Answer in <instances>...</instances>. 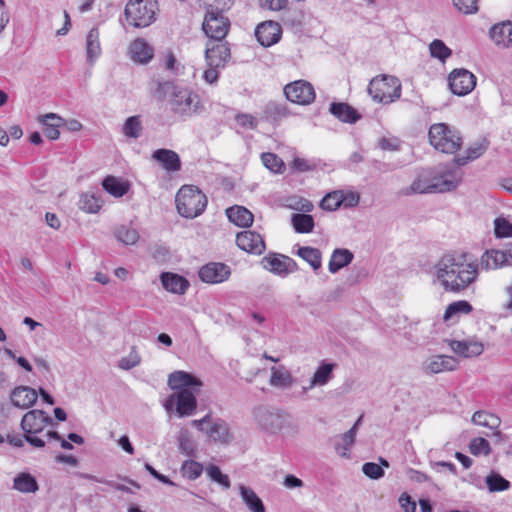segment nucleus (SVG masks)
Returning a JSON list of instances; mask_svg holds the SVG:
<instances>
[{
	"label": "nucleus",
	"mask_w": 512,
	"mask_h": 512,
	"mask_svg": "<svg viewBox=\"0 0 512 512\" xmlns=\"http://www.w3.org/2000/svg\"><path fill=\"white\" fill-rule=\"evenodd\" d=\"M228 219L239 227H249L253 223V214L243 206H233L226 210Z\"/></svg>",
	"instance_id": "72a5a7b5"
},
{
	"label": "nucleus",
	"mask_w": 512,
	"mask_h": 512,
	"mask_svg": "<svg viewBox=\"0 0 512 512\" xmlns=\"http://www.w3.org/2000/svg\"><path fill=\"white\" fill-rule=\"evenodd\" d=\"M267 113L275 120L285 118L289 114L287 107L278 103H270L267 107Z\"/></svg>",
	"instance_id": "0e129e2a"
},
{
	"label": "nucleus",
	"mask_w": 512,
	"mask_h": 512,
	"mask_svg": "<svg viewBox=\"0 0 512 512\" xmlns=\"http://www.w3.org/2000/svg\"><path fill=\"white\" fill-rule=\"evenodd\" d=\"M129 54L134 62L146 64L153 58L154 50L144 39L137 38L130 44Z\"/></svg>",
	"instance_id": "393cba45"
},
{
	"label": "nucleus",
	"mask_w": 512,
	"mask_h": 512,
	"mask_svg": "<svg viewBox=\"0 0 512 512\" xmlns=\"http://www.w3.org/2000/svg\"><path fill=\"white\" fill-rule=\"evenodd\" d=\"M160 279L163 288L171 293L184 294L189 287V282L178 274L164 272Z\"/></svg>",
	"instance_id": "cd10ccee"
},
{
	"label": "nucleus",
	"mask_w": 512,
	"mask_h": 512,
	"mask_svg": "<svg viewBox=\"0 0 512 512\" xmlns=\"http://www.w3.org/2000/svg\"><path fill=\"white\" fill-rule=\"evenodd\" d=\"M37 398V391L29 386H18L10 393V401L13 406L21 409H28L33 406Z\"/></svg>",
	"instance_id": "412c9836"
},
{
	"label": "nucleus",
	"mask_w": 512,
	"mask_h": 512,
	"mask_svg": "<svg viewBox=\"0 0 512 512\" xmlns=\"http://www.w3.org/2000/svg\"><path fill=\"white\" fill-rule=\"evenodd\" d=\"M494 232L497 238L512 237V223L505 218H496Z\"/></svg>",
	"instance_id": "13d9d810"
},
{
	"label": "nucleus",
	"mask_w": 512,
	"mask_h": 512,
	"mask_svg": "<svg viewBox=\"0 0 512 512\" xmlns=\"http://www.w3.org/2000/svg\"><path fill=\"white\" fill-rule=\"evenodd\" d=\"M165 91L171 111L178 117L187 119L203 111L200 97L191 89L166 83Z\"/></svg>",
	"instance_id": "7ed1b4c3"
},
{
	"label": "nucleus",
	"mask_w": 512,
	"mask_h": 512,
	"mask_svg": "<svg viewBox=\"0 0 512 512\" xmlns=\"http://www.w3.org/2000/svg\"><path fill=\"white\" fill-rule=\"evenodd\" d=\"M269 385L278 390L291 389L295 384V378L291 372L284 366H272L270 368Z\"/></svg>",
	"instance_id": "aec40b11"
},
{
	"label": "nucleus",
	"mask_w": 512,
	"mask_h": 512,
	"mask_svg": "<svg viewBox=\"0 0 512 512\" xmlns=\"http://www.w3.org/2000/svg\"><path fill=\"white\" fill-rule=\"evenodd\" d=\"M336 368L335 363L321 362L314 372L313 376L309 380L307 387H303V391L306 392L318 386H325L333 378V371Z\"/></svg>",
	"instance_id": "b1692460"
},
{
	"label": "nucleus",
	"mask_w": 512,
	"mask_h": 512,
	"mask_svg": "<svg viewBox=\"0 0 512 512\" xmlns=\"http://www.w3.org/2000/svg\"><path fill=\"white\" fill-rule=\"evenodd\" d=\"M231 275V269L224 263L211 262L199 270L200 279L208 284H218L226 281Z\"/></svg>",
	"instance_id": "dca6fc26"
},
{
	"label": "nucleus",
	"mask_w": 512,
	"mask_h": 512,
	"mask_svg": "<svg viewBox=\"0 0 512 512\" xmlns=\"http://www.w3.org/2000/svg\"><path fill=\"white\" fill-rule=\"evenodd\" d=\"M293 228L298 233H310L314 229V219L306 213H295L291 216Z\"/></svg>",
	"instance_id": "a19ab883"
},
{
	"label": "nucleus",
	"mask_w": 512,
	"mask_h": 512,
	"mask_svg": "<svg viewBox=\"0 0 512 512\" xmlns=\"http://www.w3.org/2000/svg\"><path fill=\"white\" fill-rule=\"evenodd\" d=\"M235 119H236V122L238 123V125H240L241 127L245 128V129H255L256 128L257 122H256L255 118L250 114H237Z\"/></svg>",
	"instance_id": "338daca9"
},
{
	"label": "nucleus",
	"mask_w": 512,
	"mask_h": 512,
	"mask_svg": "<svg viewBox=\"0 0 512 512\" xmlns=\"http://www.w3.org/2000/svg\"><path fill=\"white\" fill-rule=\"evenodd\" d=\"M253 421L257 427L268 433L281 431L289 421V414L271 406L260 405L253 409Z\"/></svg>",
	"instance_id": "6e6552de"
},
{
	"label": "nucleus",
	"mask_w": 512,
	"mask_h": 512,
	"mask_svg": "<svg viewBox=\"0 0 512 512\" xmlns=\"http://www.w3.org/2000/svg\"><path fill=\"white\" fill-rule=\"evenodd\" d=\"M459 362L456 358L449 355H434L429 357L423 364V370L426 373L438 374L442 372L454 371L458 368Z\"/></svg>",
	"instance_id": "a211bd4d"
},
{
	"label": "nucleus",
	"mask_w": 512,
	"mask_h": 512,
	"mask_svg": "<svg viewBox=\"0 0 512 512\" xmlns=\"http://www.w3.org/2000/svg\"><path fill=\"white\" fill-rule=\"evenodd\" d=\"M428 139L430 145L437 151L454 154L463 144L460 132L446 123H435L429 128Z\"/></svg>",
	"instance_id": "20e7f679"
},
{
	"label": "nucleus",
	"mask_w": 512,
	"mask_h": 512,
	"mask_svg": "<svg viewBox=\"0 0 512 512\" xmlns=\"http://www.w3.org/2000/svg\"><path fill=\"white\" fill-rule=\"evenodd\" d=\"M507 252L502 250H487L480 258V266L485 270H495L508 266Z\"/></svg>",
	"instance_id": "a878e982"
},
{
	"label": "nucleus",
	"mask_w": 512,
	"mask_h": 512,
	"mask_svg": "<svg viewBox=\"0 0 512 512\" xmlns=\"http://www.w3.org/2000/svg\"><path fill=\"white\" fill-rule=\"evenodd\" d=\"M102 207V201L91 193H83L80 196L79 208L86 213H97Z\"/></svg>",
	"instance_id": "49530a36"
},
{
	"label": "nucleus",
	"mask_w": 512,
	"mask_h": 512,
	"mask_svg": "<svg viewBox=\"0 0 512 512\" xmlns=\"http://www.w3.org/2000/svg\"><path fill=\"white\" fill-rule=\"evenodd\" d=\"M208 478L219 484L223 489L228 490L231 486L229 476L222 473L220 468L216 465H208L205 469Z\"/></svg>",
	"instance_id": "8fccbe9b"
},
{
	"label": "nucleus",
	"mask_w": 512,
	"mask_h": 512,
	"mask_svg": "<svg viewBox=\"0 0 512 512\" xmlns=\"http://www.w3.org/2000/svg\"><path fill=\"white\" fill-rule=\"evenodd\" d=\"M238 489L243 502L251 512L266 511L262 500L258 497V495L254 492L253 489L243 484H240Z\"/></svg>",
	"instance_id": "f704fd0d"
},
{
	"label": "nucleus",
	"mask_w": 512,
	"mask_h": 512,
	"mask_svg": "<svg viewBox=\"0 0 512 512\" xmlns=\"http://www.w3.org/2000/svg\"><path fill=\"white\" fill-rule=\"evenodd\" d=\"M297 255L309 263L314 270H318L321 267V252L319 249L308 246L300 247L297 250Z\"/></svg>",
	"instance_id": "c03bdc74"
},
{
	"label": "nucleus",
	"mask_w": 512,
	"mask_h": 512,
	"mask_svg": "<svg viewBox=\"0 0 512 512\" xmlns=\"http://www.w3.org/2000/svg\"><path fill=\"white\" fill-rule=\"evenodd\" d=\"M202 29L211 40L221 41L230 29V21L223 12H206Z\"/></svg>",
	"instance_id": "9b49d317"
},
{
	"label": "nucleus",
	"mask_w": 512,
	"mask_h": 512,
	"mask_svg": "<svg viewBox=\"0 0 512 512\" xmlns=\"http://www.w3.org/2000/svg\"><path fill=\"white\" fill-rule=\"evenodd\" d=\"M329 111L343 122L353 123L359 118L356 111L346 103H332Z\"/></svg>",
	"instance_id": "58836bf2"
},
{
	"label": "nucleus",
	"mask_w": 512,
	"mask_h": 512,
	"mask_svg": "<svg viewBox=\"0 0 512 512\" xmlns=\"http://www.w3.org/2000/svg\"><path fill=\"white\" fill-rule=\"evenodd\" d=\"M178 447L181 453L186 456H194L196 445L187 429H181L178 435Z\"/></svg>",
	"instance_id": "09e8293b"
},
{
	"label": "nucleus",
	"mask_w": 512,
	"mask_h": 512,
	"mask_svg": "<svg viewBox=\"0 0 512 512\" xmlns=\"http://www.w3.org/2000/svg\"><path fill=\"white\" fill-rule=\"evenodd\" d=\"M453 5L459 12L466 15L478 12V0H453Z\"/></svg>",
	"instance_id": "052dcab7"
},
{
	"label": "nucleus",
	"mask_w": 512,
	"mask_h": 512,
	"mask_svg": "<svg viewBox=\"0 0 512 512\" xmlns=\"http://www.w3.org/2000/svg\"><path fill=\"white\" fill-rule=\"evenodd\" d=\"M181 472L183 476L187 477L190 480H194L202 474L203 466L198 462L188 460L182 464Z\"/></svg>",
	"instance_id": "6e6d98bb"
},
{
	"label": "nucleus",
	"mask_w": 512,
	"mask_h": 512,
	"mask_svg": "<svg viewBox=\"0 0 512 512\" xmlns=\"http://www.w3.org/2000/svg\"><path fill=\"white\" fill-rule=\"evenodd\" d=\"M401 83L398 78L390 75L374 77L368 86V93L376 102L389 104L401 96Z\"/></svg>",
	"instance_id": "0eeeda50"
},
{
	"label": "nucleus",
	"mask_w": 512,
	"mask_h": 512,
	"mask_svg": "<svg viewBox=\"0 0 512 512\" xmlns=\"http://www.w3.org/2000/svg\"><path fill=\"white\" fill-rule=\"evenodd\" d=\"M255 36L262 46L269 47L280 40L281 27L272 20L265 21L257 26Z\"/></svg>",
	"instance_id": "6ab92c4d"
},
{
	"label": "nucleus",
	"mask_w": 512,
	"mask_h": 512,
	"mask_svg": "<svg viewBox=\"0 0 512 512\" xmlns=\"http://www.w3.org/2000/svg\"><path fill=\"white\" fill-rule=\"evenodd\" d=\"M39 121L45 126L44 134L50 140L59 138V127L64 125V119L55 113L42 115Z\"/></svg>",
	"instance_id": "7c9ffc66"
},
{
	"label": "nucleus",
	"mask_w": 512,
	"mask_h": 512,
	"mask_svg": "<svg viewBox=\"0 0 512 512\" xmlns=\"http://www.w3.org/2000/svg\"><path fill=\"white\" fill-rule=\"evenodd\" d=\"M142 122L139 116L128 117L122 127V132L126 137L139 138L142 134Z\"/></svg>",
	"instance_id": "de8ad7c7"
},
{
	"label": "nucleus",
	"mask_w": 512,
	"mask_h": 512,
	"mask_svg": "<svg viewBox=\"0 0 512 512\" xmlns=\"http://www.w3.org/2000/svg\"><path fill=\"white\" fill-rule=\"evenodd\" d=\"M176 207L178 213L185 218L199 216L207 206V198L193 185L182 186L176 194Z\"/></svg>",
	"instance_id": "39448f33"
},
{
	"label": "nucleus",
	"mask_w": 512,
	"mask_h": 512,
	"mask_svg": "<svg viewBox=\"0 0 512 512\" xmlns=\"http://www.w3.org/2000/svg\"><path fill=\"white\" fill-rule=\"evenodd\" d=\"M355 437L356 427H351L347 432L341 435L340 442L335 445V449L341 457H349V450L355 442Z\"/></svg>",
	"instance_id": "37998d69"
},
{
	"label": "nucleus",
	"mask_w": 512,
	"mask_h": 512,
	"mask_svg": "<svg viewBox=\"0 0 512 512\" xmlns=\"http://www.w3.org/2000/svg\"><path fill=\"white\" fill-rule=\"evenodd\" d=\"M152 158L162 164L167 171L175 172L181 167V161L178 154L169 149H158L152 154Z\"/></svg>",
	"instance_id": "c756f323"
},
{
	"label": "nucleus",
	"mask_w": 512,
	"mask_h": 512,
	"mask_svg": "<svg viewBox=\"0 0 512 512\" xmlns=\"http://www.w3.org/2000/svg\"><path fill=\"white\" fill-rule=\"evenodd\" d=\"M433 173L430 169L422 170L415 180L412 182L410 186V190L413 193L419 194H433L436 193L434 188H440L437 185H434L433 182Z\"/></svg>",
	"instance_id": "bb28decb"
},
{
	"label": "nucleus",
	"mask_w": 512,
	"mask_h": 512,
	"mask_svg": "<svg viewBox=\"0 0 512 512\" xmlns=\"http://www.w3.org/2000/svg\"><path fill=\"white\" fill-rule=\"evenodd\" d=\"M470 452L475 455H489L491 452V447L489 442L482 437H477L471 440L469 445Z\"/></svg>",
	"instance_id": "4d7b16f0"
},
{
	"label": "nucleus",
	"mask_w": 512,
	"mask_h": 512,
	"mask_svg": "<svg viewBox=\"0 0 512 512\" xmlns=\"http://www.w3.org/2000/svg\"><path fill=\"white\" fill-rule=\"evenodd\" d=\"M449 87L453 94L464 96L476 86V77L470 71L461 68L454 69L448 77Z\"/></svg>",
	"instance_id": "ddd939ff"
},
{
	"label": "nucleus",
	"mask_w": 512,
	"mask_h": 512,
	"mask_svg": "<svg viewBox=\"0 0 512 512\" xmlns=\"http://www.w3.org/2000/svg\"><path fill=\"white\" fill-rule=\"evenodd\" d=\"M354 258L353 253L345 248H337L333 251L329 264L328 269L330 273L335 274L340 269L346 267L349 265Z\"/></svg>",
	"instance_id": "2f4dec72"
},
{
	"label": "nucleus",
	"mask_w": 512,
	"mask_h": 512,
	"mask_svg": "<svg viewBox=\"0 0 512 512\" xmlns=\"http://www.w3.org/2000/svg\"><path fill=\"white\" fill-rule=\"evenodd\" d=\"M399 504L405 512H415L416 511V502L413 501L412 498L406 493H403L399 497Z\"/></svg>",
	"instance_id": "774afa93"
},
{
	"label": "nucleus",
	"mask_w": 512,
	"mask_h": 512,
	"mask_svg": "<svg viewBox=\"0 0 512 512\" xmlns=\"http://www.w3.org/2000/svg\"><path fill=\"white\" fill-rule=\"evenodd\" d=\"M264 166L274 173H282L284 171L283 161L273 153H263L261 156Z\"/></svg>",
	"instance_id": "864d4df0"
},
{
	"label": "nucleus",
	"mask_w": 512,
	"mask_h": 512,
	"mask_svg": "<svg viewBox=\"0 0 512 512\" xmlns=\"http://www.w3.org/2000/svg\"><path fill=\"white\" fill-rule=\"evenodd\" d=\"M262 267L274 274L286 276L294 270L295 262L284 255L269 253L261 259Z\"/></svg>",
	"instance_id": "2eb2a0df"
},
{
	"label": "nucleus",
	"mask_w": 512,
	"mask_h": 512,
	"mask_svg": "<svg viewBox=\"0 0 512 512\" xmlns=\"http://www.w3.org/2000/svg\"><path fill=\"white\" fill-rule=\"evenodd\" d=\"M51 423L52 418L43 410L34 409L24 414L20 425L25 433V440L36 448H42L45 446V440L34 435L41 433Z\"/></svg>",
	"instance_id": "1a4fd4ad"
},
{
	"label": "nucleus",
	"mask_w": 512,
	"mask_h": 512,
	"mask_svg": "<svg viewBox=\"0 0 512 512\" xmlns=\"http://www.w3.org/2000/svg\"><path fill=\"white\" fill-rule=\"evenodd\" d=\"M429 51L433 58L439 59L441 62H445L452 54L450 48H448L443 41L439 39L433 40L429 45Z\"/></svg>",
	"instance_id": "603ef678"
},
{
	"label": "nucleus",
	"mask_w": 512,
	"mask_h": 512,
	"mask_svg": "<svg viewBox=\"0 0 512 512\" xmlns=\"http://www.w3.org/2000/svg\"><path fill=\"white\" fill-rule=\"evenodd\" d=\"M479 264L462 252L443 254L432 268L433 282L445 292L461 293L478 278Z\"/></svg>",
	"instance_id": "f257e3e1"
},
{
	"label": "nucleus",
	"mask_w": 512,
	"mask_h": 512,
	"mask_svg": "<svg viewBox=\"0 0 512 512\" xmlns=\"http://www.w3.org/2000/svg\"><path fill=\"white\" fill-rule=\"evenodd\" d=\"M13 488L22 493H34L38 490V484L29 473H20L14 478Z\"/></svg>",
	"instance_id": "ea45409f"
},
{
	"label": "nucleus",
	"mask_w": 512,
	"mask_h": 512,
	"mask_svg": "<svg viewBox=\"0 0 512 512\" xmlns=\"http://www.w3.org/2000/svg\"><path fill=\"white\" fill-rule=\"evenodd\" d=\"M472 311V306L465 300H459L449 304L443 315L445 322L456 321L461 315L469 314Z\"/></svg>",
	"instance_id": "c9c22d12"
},
{
	"label": "nucleus",
	"mask_w": 512,
	"mask_h": 512,
	"mask_svg": "<svg viewBox=\"0 0 512 512\" xmlns=\"http://www.w3.org/2000/svg\"><path fill=\"white\" fill-rule=\"evenodd\" d=\"M484 152V148L482 146H478L475 148H469L467 150V156L466 157H456L454 159V162L457 164V166L460 168V166L465 165L469 160H474L480 157Z\"/></svg>",
	"instance_id": "e2e57ef3"
},
{
	"label": "nucleus",
	"mask_w": 512,
	"mask_h": 512,
	"mask_svg": "<svg viewBox=\"0 0 512 512\" xmlns=\"http://www.w3.org/2000/svg\"><path fill=\"white\" fill-rule=\"evenodd\" d=\"M236 244L241 250L255 255H261L266 249L263 237L251 230L238 233Z\"/></svg>",
	"instance_id": "f3484780"
},
{
	"label": "nucleus",
	"mask_w": 512,
	"mask_h": 512,
	"mask_svg": "<svg viewBox=\"0 0 512 512\" xmlns=\"http://www.w3.org/2000/svg\"><path fill=\"white\" fill-rule=\"evenodd\" d=\"M485 484L490 493L502 492L510 488V482L495 471H491L485 477Z\"/></svg>",
	"instance_id": "79ce46f5"
},
{
	"label": "nucleus",
	"mask_w": 512,
	"mask_h": 512,
	"mask_svg": "<svg viewBox=\"0 0 512 512\" xmlns=\"http://www.w3.org/2000/svg\"><path fill=\"white\" fill-rule=\"evenodd\" d=\"M451 350L464 358L477 357L484 351L483 344L477 341L447 340Z\"/></svg>",
	"instance_id": "5701e85b"
},
{
	"label": "nucleus",
	"mask_w": 512,
	"mask_h": 512,
	"mask_svg": "<svg viewBox=\"0 0 512 512\" xmlns=\"http://www.w3.org/2000/svg\"><path fill=\"white\" fill-rule=\"evenodd\" d=\"M209 439L215 442L226 443L229 440V431L226 423L221 420L214 421L208 424L206 429Z\"/></svg>",
	"instance_id": "e433bc0d"
},
{
	"label": "nucleus",
	"mask_w": 512,
	"mask_h": 512,
	"mask_svg": "<svg viewBox=\"0 0 512 512\" xmlns=\"http://www.w3.org/2000/svg\"><path fill=\"white\" fill-rule=\"evenodd\" d=\"M471 421L475 425L487 427L492 430H496L493 435L498 438L501 437V432L499 430H497L501 424V420L495 414H492V413H489L486 411H476L473 414Z\"/></svg>",
	"instance_id": "473e14b6"
},
{
	"label": "nucleus",
	"mask_w": 512,
	"mask_h": 512,
	"mask_svg": "<svg viewBox=\"0 0 512 512\" xmlns=\"http://www.w3.org/2000/svg\"><path fill=\"white\" fill-rule=\"evenodd\" d=\"M141 362V357L135 348H132L130 353L122 357L118 362V367L123 370H130L138 366Z\"/></svg>",
	"instance_id": "bf43d9fd"
},
{
	"label": "nucleus",
	"mask_w": 512,
	"mask_h": 512,
	"mask_svg": "<svg viewBox=\"0 0 512 512\" xmlns=\"http://www.w3.org/2000/svg\"><path fill=\"white\" fill-rule=\"evenodd\" d=\"M156 0H129L124 9L127 22L135 28H145L156 20Z\"/></svg>",
	"instance_id": "423d86ee"
},
{
	"label": "nucleus",
	"mask_w": 512,
	"mask_h": 512,
	"mask_svg": "<svg viewBox=\"0 0 512 512\" xmlns=\"http://www.w3.org/2000/svg\"><path fill=\"white\" fill-rule=\"evenodd\" d=\"M168 385L176 392L166 398L163 403L165 411L175 412L178 417L192 416L197 409L196 395L202 387V381L185 371H174L168 377Z\"/></svg>",
	"instance_id": "f03ea898"
},
{
	"label": "nucleus",
	"mask_w": 512,
	"mask_h": 512,
	"mask_svg": "<svg viewBox=\"0 0 512 512\" xmlns=\"http://www.w3.org/2000/svg\"><path fill=\"white\" fill-rule=\"evenodd\" d=\"M230 58L231 52L227 43L209 41L206 44L205 61L207 66L224 68Z\"/></svg>",
	"instance_id": "4468645a"
},
{
	"label": "nucleus",
	"mask_w": 512,
	"mask_h": 512,
	"mask_svg": "<svg viewBox=\"0 0 512 512\" xmlns=\"http://www.w3.org/2000/svg\"><path fill=\"white\" fill-rule=\"evenodd\" d=\"M86 59L90 66H93L102 53L100 44V33L97 28H92L86 36Z\"/></svg>",
	"instance_id": "c85d7f7f"
},
{
	"label": "nucleus",
	"mask_w": 512,
	"mask_h": 512,
	"mask_svg": "<svg viewBox=\"0 0 512 512\" xmlns=\"http://www.w3.org/2000/svg\"><path fill=\"white\" fill-rule=\"evenodd\" d=\"M197 2L206 9V12H224L232 5L231 0H197Z\"/></svg>",
	"instance_id": "5fc2aeb1"
},
{
	"label": "nucleus",
	"mask_w": 512,
	"mask_h": 512,
	"mask_svg": "<svg viewBox=\"0 0 512 512\" xmlns=\"http://www.w3.org/2000/svg\"><path fill=\"white\" fill-rule=\"evenodd\" d=\"M286 98L299 105H309L316 97L314 87L306 80H297L284 87Z\"/></svg>",
	"instance_id": "f8f14e48"
},
{
	"label": "nucleus",
	"mask_w": 512,
	"mask_h": 512,
	"mask_svg": "<svg viewBox=\"0 0 512 512\" xmlns=\"http://www.w3.org/2000/svg\"><path fill=\"white\" fill-rule=\"evenodd\" d=\"M431 171L434 185L440 187L434 188L436 193L451 192L462 182L463 172L454 161L448 164H440L431 168Z\"/></svg>",
	"instance_id": "9d476101"
},
{
	"label": "nucleus",
	"mask_w": 512,
	"mask_h": 512,
	"mask_svg": "<svg viewBox=\"0 0 512 512\" xmlns=\"http://www.w3.org/2000/svg\"><path fill=\"white\" fill-rule=\"evenodd\" d=\"M345 200L343 191H333L328 193L320 202L323 210L334 211L338 209Z\"/></svg>",
	"instance_id": "3c124183"
},
{
	"label": "nucleus",
	"mask_w": 512,
	"mask_h": 512,
	"mask_svg": "<svg viewBox=\"0 0 512 512\" xmlns=\"http://www.w3.org/2000/svg\"><path fill=\"white\" fill-rule=\"evenodd\" d=\"M288 0H259V5L262 8L271 11H280L287 6Z\"/></svg>",
	"instance_id": "69168bd1"
},
{
	"label": "nucleus",
	"mask_w": 512,
	"mask_h": 512,
	"mask_svg": "<svg viewBox=\"0 0 512 512\" xmlns=\"http://www.w3.org/2000/svg\"><path fill=\"white\" fill-rule=\"evenodd\" d=\"M490 37L496 46L500 48L512 47V22L504 21L495 24L489 31Z\"/></svg>",
	"instance_id": "4be33fe9"
},
{
	"label": "nucleus",
	"mask_w": 512,
	"mask_h": 512,
	"mask_svg": "<svg viewBox=\"0 0 512 512\" xmlns=\"http://www.w3.org/2000/svg\"><path fill=\"white\" fill-rule=\"evenodd\" d=\"M114 235L118 241L125 245H134L139 240L138 231L130 226H119L115 229Z\"/></svg>",
	"instance_id": "a18cd8bd"
},
{
	"label": "nucleus",
	"mask_w": 512,
	"mask_h": 512,
	"mask_svg": "<svg viewBox=\"0 0 512 512\" xmlns=\"http://www.w3.org/2000/svg\"><path fill=\"white\" fill-rule=\"evenodd\" d=\"M102 186L105 191L117 198L122 197L129 190L128 182L122 181L115 176H107L103 180Z\"/></svg>",
	"instance_id": "4c0bfd02"
},
{
	"label": "nucleus",
	"mask_w": 512,
	"mask_h": 512,
	"mask_svg": "<svg viewBox=\"0 0 512 512\" xmlns=\"http://www.w3.org/2000/svg\"><path fill=\"white\" fill-rule=\"evenodd\" d=\"M362 472L370 479L377 480L384 475L383 468L374 462H367L362 466Z\"/></svg>",
	"instance_id": "680f3d73"
}]
</instances>
